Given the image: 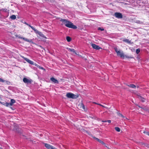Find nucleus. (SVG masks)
I'll list each match as a JSON object with an SVG mask.
<instances>
[{"label":"nucleus","instance_id":"nucleus-7","mask_svg":"<svg viewBox=\"0 0 149 149\" xmlns=\"http://www.w3.org/2000/svg\"><path fill=\"white\" fill-rule=\"evenodd\" d=\"M23 81L25 83L31 84V83L32 80L31 79H28L26 78H24L23 79Z\"/></svg>","mask_w":149,"mask_h":149},{"label":"nucleus","instance_id":"nucleus-38","mask_svg":"<svg viewBox=\"0 0 149 149\" xmlns=\"http://www.w3.org/2000/svg\"><path fill=\"white\" fill-rule=\"evenodd\" d=\"M22 58H23V59H24V60H25V58H25V57H24V56H22Z\"/></svg>","mask_w":149,"mask_h":149},{"label":"nucleus","instance_id":"nucleus-16","mask_svg":"<svg viewBox=\"0 0 149 149\" xmlns=\"http://www.w3.org/2000/svg\"><path fill=\"white\" fill-rule=\"evenodd\" d=\"M139 97L140 99V100L142 102H144L145 101V99L143 97H142L141 96H139Z\"/></svg>","mask_w":149,"mask_h":149},{"label":"nucleus","instance_id":"nucleus-42","mask_svg":"<svg viewBox=\"0 0 149 149\" xmlns=\"http://www.w3.org/2000/svg\"><path fill=\"white\" fill-rule=\"evenodd\" d=\"M11 108L12 109H12V108L11 107Z\"/></svg>","mask_w":149,"mask_h":149},{"label":"nucleus","instance_id":"nucleus-10","mask_svg":"<svg viewBox=\"0 0 149 149\" xmlns=\"http://www.w3.org/2000/svg\"><path fill=\"white\" fill-rule=\"evenodd\" d=\"M50 80L53 83L55 84H58V81L54 77H52L50 78Z\"/></svg>","mask_w":149,"mask_h":149},{"label":"nucleus","instance_id":"nucleus-19","mask_svg":"<svg viewBox=\"0 0 149 149\" xmlns=\"http://www.w3.org/2000/svg\"><path fill=\"white\" fill-rule=\"evenodd\" d=\"M10 18L12 19H16V16L15 15H13L10 17Z\"/></svg>","mask_w":149,"mask_h":149},{"label":"nucleus","instance_id":"nucleus-27","mask_svg":"<svg viewBox=\"0 0 149 149\" xmlns=\"http://www.w3.org/2000/svg\"><path fill=\"white\" fill-rule=\"evenodd\" d=\"M117 114L118 116H121L123 118H124V116L120 113H119V112L117 113Z\"/></svg>","mask_w":149,"mask_h":149},{"label":"nucleus","instance_id":"nucleus-6","mask_svg":"<svg viewBox=\"0 0 149 149\" xmlns=\"http://www.w3.org/2000/svg\"><path fill=\"white\" fill-rule=\"evenodd\" d=\"M45 146L48 149H57L47 143H45Z\"/></svg>","mask_w":149,"mask_h":149},{"label":"nucleus","instance_id":"nucleus-37","mask_svg":"<svg viewBox=\"0 0 149 149\" xmlns=\"http://www.w3.org/2000/svg\"><path fill=\"white\" fill-rule=\"evenodd\" d=\"M107 122H108L109 123H110L111 122V121L110 120H107Z\"/></svg>","mask_w":149,"mask_h":149},{"label":"nucleus","instance_id":"nucleus-20","mask_svg":"<svg viewBox=\"0 0 149 149\" xmlns=\"http://www.w3.org/2000/svg\"><path fill=\"white\" fill-rule=\"evenodd\" d=\"M66 39L67 41L68 42H70L71 40V38L70 37L68 36L66 37Z\"/></svg>","mask_w":149,"mask_h":149},{"label":"nucleus","instance_id":"nucleus-23","mask_svg":"<svg viewBox=\"0 0 149 149\" xmlns=\"http://www.w3.org/2000/svg\"><path fill=\"white\" fill-rule=\"evenodd\" d=\"M123 41L124 42L130 43V41L129 40L127 39H125L124 40H123Z\"/></svg>","mask_w":149,"mask_h":149},{"label":"nucleus","instance_id":"nucleus-22","mask_svg":"<svg viewBox=\"0 0 149 149\" xmlns=\"http://www.w3.org/2000/svg\"><path fill=\"white\" fill-rule=\"evenodd\" d=\"M80 107L81 108H82L83 109L85 110V106L83 103L81 104Z\"/></svg>","mask_w":149,"mask_h":149},{"label":"nucleus","instance_id":"nucleus-4","mask_svg":"<svg viewBox=\"0 0 149 149\" xmlns=\"http://www.w3.org/2000/svg\"><path fill=\"white\" fill-rule=\"evenodd\" d=\"M115 17L118 19H122L123 18L122 14L120 13L116 12L114 13Z\"/></svg>","mask_w":149,"mask_h":149},{"label":"nucleus","instance_id":"nucleus-1","mask_svg":"<svg viewBox=\"0 0 149 149\" xmlns=\"http://www.w3.org/2000/svg\"><path fill=\"white\" fill-rule=\"evenodd\" d=\"M60 21L62 22V25L64 24L68 28L74 29H76L77 28L76 26L73 25L72 23L67 19H61Z\"/></svg>","mask_w":149,"mask_h":149},{"label":"nucleus","instance_id":"nucleus-12","mask_svg":"<svg viewBox=\"0 0 149 149\" xmlns=\"http://www.w3.org/2000/svg\"><path fill=\"white\" fill-rule=\"evenodd\" d=\"M25 60L26 61L28 62L29 63L31 64V65H34V62L28 58H25Z\"/></svg>","mask_w":149,"mask_h":149},{"label":"nucleus","instance_id":"nucleus-39","mask_svg":"<svg viewBox=\"0 0 149 149\" xmlns=\"http://www.w3.org/2000/svg\"><path fill=\"white\" fill-rule=\"evenodd\" d=\"M102 122H107V120H104V121H102Z\"/></svg>","mask_w":149,"mask_h":149},{"label":"nucleus","instance_id":"nucleus-35","mask_svg":"<svg viewBox=\"0 0 149 149\" xmlns=\"http://www.w3.org/2000/svg\"><path fill=\"white\" fill-rule=\"evenodd\" d=\"M138 107H139L141 108V109H143L144 110H146V108H143L142 107H141V106L138 105Z\"/></svg>","mask_w":149,"mask_h":149},{"label":"nucleus","instance_id":"nucleus-14","mask_svg":"<svg viewBox=\"0 0 149 149\" xmlns=\"http://www.w3.org/2000/svg\"><path fill=\"white\" fill-rule=\"evenodd\" d=\"M67 49H68L69 51L73 52L74 53H75V54H77L76 52H75V50L73 49H71L67 48Z\"/></svg>","mask_w":149,"mask_h":149},{"label":"nucleus","instance_id":"nucleus-33","mask_svg":"<svg viewBox=\"0 0 149 149\" xmlns=\"http://www.w3.org/2000/svg\"><path fill=\"white\" fill-rule=\"evenodd\" d=\"M98 30H101V31H103L104 30V29L103 28H101L100 27H99L98 29Z\"/></svg>","mask_w":149,"mask_h":149},{"label":"nucleus","instance_id":"nucleus-13","mask_svg":"<svg viewBox=\"0 0 149 149\" xmlns=\"http://www.w3.org/2000/svg\"><path fill=\"white\" fill-rule=\"evenodd\" d=\"M15 101L13 99H11L10 100V102L9 103L10 106H12L13 104L15 103Z\"/></svg>","mask_w":149,"mask_h":149},{"label":"nucleus","instance_id":"nucleus-32","mask_svg":"<svg viewBox=\"0 0 149 149\" xmlns=\"http://www.w3.org/2000/svg\"><path fill=\"white\" fill-rule=\"evenodd\" d=\"M1 11H2L4 12H7V9H1Z\"/></svg>","mask_w":149,"mask_h":149},{"label":"nucleus","instance_id":"nucleus-40","mask_svg":"<svg viewBox=\"0 0 149 149\" xmlns=\"http://www.w3.org/2000/svg\"><path fill=\"white\" fill-rule=\"evenodd\" d=\"M100 105L102 106L103 107H104L102 105H101V104H99Z\"/></svg>","mask_w":149,"mask_h":149},{"label":"nucleus","instance_id":"nucleus-26","mask_svg":"<svg viewBox=\"0 0 149 149\" xmlns=\"http://www.w3.org/2000/svg\"><path fill=\"white\" fill-rule=\"evenodd\" d=\"M115 130H116V131H117L118 132H119L120 131V129L118 127H115Z\"/></svg>","mask_w":149,"mask_h":149},{"label":"nucleus","instance_id":"nucleus-28","mask_svg":"<svg viewBox=\"0 0 149 149\" xmlns=\"http://www.w3.org/2000/svg\"><path fill=\"white\" fill-rule=\"evenodd\" d=\"M140 52V50L139 49H136V54H138Z\"/></svg>","mask_w":149,"mask_h":149},{"label":"nucleus","instance_id":"nucleus-29","mask_svg":"<svg viewBox=\"0 0 149 149\" xmlns=\"http://www.w3.org/2000/svg\"><path fill=\"white\" fill-rule=\"evenodd\" d=\"M125 57L127 58H133V57L132 56H130L126 55H125Z\"/></svg>","mask_w":149,"mask_h":149},{"label":"nucleus","instance_id":"nucleus-8","mask_svg":"<svg viewBox=\"0 0 149 149\" xmlns=\"http://www.w3.org/2000/svg\"><path fill=\"white\" fill-rule=\"evenodd\" d=\"M18 38H19L22 39L24 40L26 42H32V40L31 39H28L26 38H25L21 37V36H19Z\"/></svg>","mask_w":149,"mask_h":149},{"label":"nucleus","instance_id":"nucleus-36","mask_svg":"<svg viewBox=\"0 0 149 149\" xmlns=\"http://www.w3.org/2000/svg\"><path fill=\"white\" fill-rule=\"evenodd\" d=\"M39 47H40V48H41L42 49H43V50H45V49L43 47H42L41 46V45H39L38 46Z\"/></svg>","mask_w":149,"mask_h":149},{"label":"nucleus","instance_id":"nucleus-31","mask_svg":"<svg viewBox=\"0 0 149 149\" xmlns=\"http://www.w3.org/2000/svg\"><path fill=\"white\" fill-rule=\"evenodd\" d=\"M136 22L138 24H142L143 23L142 22H141L139 20L136 21Z\"/></svg>","mask_w":149,"mask_h":149},{"label":"nucleus","instance_id":"nucleus-17","mask_svg":"<svg viewBox=\"0 0 149 149\" xmlns=\"http://www.w3.org/2000/svg\"><path fill=\"white\" fill-rule=\"evenodd\" d=\"M1 103L4 106H5L6 107H8L9 105H10L9 103L8 102H2Z\"/></svg>","mask_w":149,"mask_h":149},{"label":"nucleus","instance_id":"nucleus-41","mask_svg":"<svg viewBox=\"0 0 149 149\" xmlns=\"http://www.w3.org/2000/svg\"><path fill=\"white\" fill-rule=\"evenodd\" d=\"M104 145L105 146H106V147H107V148H108V147H107V146H105V145Z\"/></svg>","mask_w":149,"mask_h":149},{"label":"nucleus","instance_id":"nucleus-30","mask_svg":"<svg viewBox=\"0 0 149 149\" xmlns=\"http://www.w3.org/2000/svg\"><path fill=\"white\" fill-rule=\"evenodd\" d=\"M143 133L145 134H146L149 136V132L144 131L143 132Z\"/></svg>","mask_w":149,"mask_h":149},{"label":"nucleus","instance_id":"nucleus-34","mask_svg":"<svg viewBox=\"0 0 149 149\" xmlns=\"http://www.w3.org/2000/svg\"><path fill=\"white\" fill-rule=\"evenodd\" d=\"M0 82H3L4 80L0 78Z\"/></svg>","mask_w":149,"mask_h":149},{"label":"nucleus","instance_id":"nucleus-25","mask_svg":"<svg viewBox=\"0 0 149 149\" xmlns=\"http://www.w3.org/2000/svg\"><path fill=\"white\" fill-rule=\"evenodd\" d=\"M18 125H15L14 128V130L15 131H16V130H17L18 128Z\"/></svg>","mask_w":149,"mask_h":149},{"label":"nucleus","instance_id":"nucleus-15","mask_svg":"<svg viewBox=\"0 0 149 149\" xmlns=\"http://www.w3.org/2000/svg\"><path fill=\"white\" fill-rule=\"evenodd\" d=\"M127 86L130 88H136V86L134 84H131L130 85H127Z\"/></svg>","mask_w":149,"mask_h":149},{"label":"nucleus","instance_id":"nucleus-24","mask_svg":"<svg viewBox=\"0 0 149 149\" xmlns=\"http://www.w3.org/2000/svg\"><path fill=\"white\" fill-rule=\"evenodd\" d=\"M35 65L36 66L38 67L39 68H40V69H41L44 70H45V69H44V68L43 67H42L41 66H40L38 65H37V64H35Z\"/></svg>","mask_w":149,"mask_h":149},{"label":"nucleus","instance_id":"nucleus-3","mask_svg":"<svg viewBox=\"0 0 149 149\" xmlns=\"http://www.w3.org/2000/svg\"><path fill=\"white\" fill-rule=\"evenodd\" d=\"M66 97L68 98L72 99H76L78 97V96L71 93H68L66 94Z\"/></svg>","mask_w":149,"mask_h":149},{"label":"nucleus","instance_id":"nucleus-2","mask_svg":"<svg viewBox=\"0 0 149 149\" xmlns=\"http://www.w3.org/2000/svg\"><path fill=\"white\" fill-rule=\"evenodd\" d=\"M114 49L118 56H119L121 58H125V55L123 52L121 50H118L117 48H115Z\"/></svg>","mask_w":149,"mask_h":149},{"label":"nucleus","instance_id":"nucleus-5","mask_svg":"<svg viewBox=\"0 0 149 149\" xmlns=\"http://www.w3.org/2000/svg\"><path fill=\"white\" fill-rule=\"evenodd\" d=\"M33 31L36 34H38L40 36L43 38H45L44 35L42 34V33L41 32L37 30L36 29H34Z\"/></svg>","mask_w":149,"mask_h":149},{"label":"nucleus","instance_id":"nucleus-9","mask_svg":"<svg viewBox=\"0 0 149 149\" xmlns=\"http://www.w3.org/2000/svg\"><path fill=\"white\" fill-rule=\"evenodd\" d=\"M91 46L93 48L96 50H99L101 49L100 47L99 46L94 44H91Z\"/></svg>","mask_w":149,"mask_h":149},{"label":"nucleus","instance_id":"nucleus-43","mask_svg":"<svg viewBox=\"0 0 149 149\" xmlns=\"http://www.w3.org/2000/svg\"><path fill=\"white\" fill-rule=\"evenodd\" d=\"M1 148V147H0V148Z\"/></svg>","mask_w":149,"mask_h":149},{"label":"nucleus","instance_id":"nucleus-18","mask_svg":"<svg viewBox=\"0 0 149 149\" xmlns=\"http://www.w3.org/2000/svg\"><path fill=\"white\" fill-rule=\"evenodd\" d=\"M24 24H26V25L30 27L33 30H34V29H35V28L34 27H33V26H31L29 24H28L26 22H25L24 23Z\"/></svg>","mask_w":149,"mask_h":149},{"label":"nucleus","instance_id":"nucleus-11","mask_svg":"<svg viewBox=\"0 0 149 149\" xmlns=\"http://www.w3.org/2000/svg\"><path fill=\"white\" fill-rule=\"evenodd\" d=\"M94 138L97 141H98L99 143H101L103 145H105V143L103 141H102L100 140L98 138H97L95 137H94Z\"/></svg>","mask_w":149,"mask_h":149},{"label":"nucleus","instance_id":"nucleus-21","mask_svg":"<svg viewBox=\"0 0 149 149\" xmlns=\"http://www.w3.org/2000/svg\"><path fill=\"white\" fill-rule=\"evenodd\" d=\"M15 132L18 133L20 134L21 133V129L19 127H18L17 130H16Z\"/></svg>","mask_w":149,"mask_h":149}]
</instances>
